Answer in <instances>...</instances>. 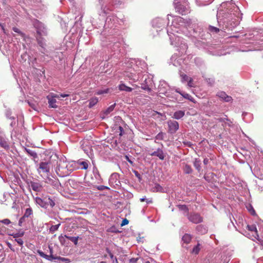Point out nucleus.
Returning <instances> with one entry per match:
<instances>
[{
    "instance_id": "nucleus-1",
    "label": "nucleus",
    "mask_w": 263,
    "mask_h": 263,
    "mask_svg": "<svg viewBox=\"0 0 263 263\" xmlns=\"http://www.w3.org/2000/svg\"><path fill=\"white\" fill-rule=\"evenodd\" d=\"M50 162H41L39 164V167L37 171L39 173L48 174L50 171Z\"/></svg>"
},
{
    "instance_id": "nucleus-2",
    "label": "nucleus",
    "mask_w": 263,
    "mask_h": 263,
    "mask_svg": "<svg viewBox=\"0 0 263 263\" xmlns=\"http://www.w3.org/2000/svg\"><path fill=\"white\" fill-rule=\"evenodd\" d=\"M167 125L168 132L170 134H175L179 129V123L176 121L168 120Z\"/></svg>"
},
{
    "instance_id": "nucleus-3",
    "label": "nucleus",
    "mask_w": 263,
    "mask_h": 263,
    "mask_svg": "<svg viewBox=\"0 0 263 263\" xmlns=\"http://www.w3.org/2000/svg\"><path fill=\"white\" fill-rule=\"evenodd\" d=\"M188 218L191 222L195 224L201 223L203 221V218L200 215L196 213H191Z\"/></svg>"
},
{
    "instance_id": "nucleus-4",
    "label": "nucleus",
    "mask_w": 263,
    "mask_h": 263,
    "mask_svg": "<svg viewBox=\"0 0 263 263\" xmlns=\"http://www.w3.org/2000/svg\"><path fill=\"white\" fill-rule=\"evenodd\" d=\"M217 96L219 98H220L222 100L226 102H230L232 101L233 100L231 96L227 95L226 93L224 91H221L218 92L217 94Z\"/></svg>"
},
{
    "instance_id": "nucleus-5",
    "label": "nucleus",
    "mask_w": 263,
    "mask_h": 263,
    "mask_svg": "<svg viewBox=\"0 0 263 263\" xmlns=\"http://www.w3.org/2000/svg\"><path fill=\"white\" fill-rule=\"evenodd\" d=\"M151 156L158 157L160 160H163L164 159L165 156L164 153L161 148H158L157 151L150 153Z\"/></svg>"
},
{
    "instance_id": "nucleus-6",
    "label": "nucleus",
    "mask_w": 263,
    "mask_h": 263,
    "mask_svg": "<svg viewBox=\"0 0 263 263\" xmlns=\"http://www.w3.org/2000/svg\"><path fill=\"white\" fill-rule=\"evenodd\" d=\"M30 186L35 192H41L42 189V186L40 183L35 182H31Z\"/></svg>"
},
{
    "instance_id": "nucleus-7",
    "label": "nucleus",
    "mask_w": 263,
    "mask_h": 263,
    "mask_svg": "<svg viewBox=\"0 0 263 263\" xmlns=\"http://www.w3.org/2000/svg\"><path fill=\"white\" fill-rule=\"evenodd\" d=\"M176 91L177 92L179 93V94H180L184 98L187 99L192 102H194V103L195 102L194 99L190 95H189L187 93H185V92H182L180 90H176Z\"/></svg>"
},
{
    "instance_id": "nucleus-8",
    "label": "nucleus",
    "mask_w": 263,
    "mask_h": 263,
    "mask_svg": "<svg viewBox=\"0 0 263 263\" xmlns=\"http://www.w3.org/2000/svg\"><path fill=\"white\" fill-rule=\"evenodd\" d=\"M75 165H77L78 166H81L82 169L87 170L88 167V163L86 161H82L81 160H78L77 162H74Z\"/></svg>"
},
{
    "instance_id": "nucleus-9",
    "label": "nucleus",
    "mask_w": 263,
    "mask_h": 263,
    "mask_svg": "<svg viewBox=\"0 0 263 263\" xmlns=\"http://www.w3.org/2000/svg\"><path fill=\"white\" fill-rule=\"evenodd\" d=\"M185 115V111L183 110H178L174 112L173 118L179 120L182 118Z\"/></svg>"
},
{
    "instance_id": "nucleus-10",
    "label": "nucleus",
    "mask_w": 263,
    "mask_h": 263,
    "mask_svg": "<svg viewBox=\"0 0 263 263\" xmlns=\"http://www.w3.org/2000/svg\"><path fill=\"white\" fill-rule=\"evenodd\" d=\"M47 98L48 100L49 107L54 108L57 107V105L55 104L57 101L55 99L51 98L50 96H47Z\"/></svg>"
},
{
    "instance_id": "nucleus-11",
    "label": "nucleus",
    "mask_w": 263,
    "mask_h": 263,
    "mask_svg": "<svg viewBox=\"0 0 263 263\" xmlns=\"http://www.w3.org/2000/svg\"><path fill=\"white\" fill-rule=\"evenodd\" d=\"M0 145L5 149H8L9 148V145L7 141L2 137H0Z\"/></svg>"
},
{
    "instance_id": "nucleus-12",
    "label": "nucleus",
    "mask_w": 263,
    "mask_h": 263,
    "mask_svg": "<svg viewBox=\"0 0 263 263\" xmlns=\"http://www.w3.org/2000/svg\"><path fill=\"white\" fill-rule=\"evenodd\" d=\"M67 167V164L66 162L62 160H60L59 162L58 169L59 171H64V169L66 168Z\"/></svg>"
},
{
    "instance_id": "nucleus-13",
    "label": "nucleus",
    "mask_w": 263,
    "mask_h": 263,
    "mask_svg": "<svg viewBox=\"0 0 263 263\" xmlns=\"http://www.w3.org/2000/svg\"><path fill=\"white\" fill-rule=\"evenodd\" d=\"M119 89L121 91H125L127 92H130L133 90L132 88L127 86L124 84H120L119 86Z\"/></svg>"
},
{
    "instance_id": "nucleus-14",
    "label": "nucleus",
    "mask_w": 263,
    "mask_h": 263,
    "mask_svg": "<svg viewBox=\"0 0 263 263\" xmlns=\"http://www.w3.org/2000/svg\"><path fill=\"white\" fill-rule=\"evenodd\" d=\"M191 239L192 236L189 234H185L182 238V241L186 244L189 243L191 242Z\"/></svg>"
},
{
    "instance_id": "nucleus-15",
    "label": "nucleus",
    "mask_w": 263,
    "mask_h": 263,
    "mask_svg": "<svg viewBox=\"0 0 263 263\" xmlns=\"http://www.w3.org/2000/svg\"><path fill=\"white\" fill-rule=\"evenodd\" d=\"M89 107L90 108L92 107L98 102V99L97 97H93L91 98L89 100Z\"/></svg>"
},
{
    "instance_id": "nucleus-16",
    "label": "nucleus",
    "mask_w": 263,
    "mask_h": 263,
    "mask_svg": "<svg viewBox=\"0 0 263 263\" xmlns=\"http://www.w3.org/2000/svg\"><path fill=\"white\" fill-rule=\"evenodd\" d=\"M65 236L66 237V238L68 240H69L71 241L72 242H73L75 245H78V239L79 238V236H77V237H72V236H68L67 235H65Z\"/></svg>"
},
{
    "instance_id": "nucleus-17",
    "label": "nucleus",
    "mask_w": 263,
    "mask_h": 263,
    "mask_svg": "<svg viewBox=\"0 0 263 263\" xmlns=\"http://www.w3.org/2000/svg\"><path fill=\"white\" fill-rule=\"evenodd\" d=\"M163 188L159 184H155L154 186L152 189L153 192H161Z\"/></svg>"
},
{
    "instance_id": "nucleus-18",
    "label": "nucleus",
    "mask_w": 263,
    "mask_h": 263,
    "mask_svg": "<svg viewBox=\"0 0 263 263\" xmlns=\"http://www.w3.org/2000/svg\"><path fill=\"white\" fill-rule=\"evenodd\" d=\"M115 105H116V104H114L111 105H110L109 107H108L104 112V114L105 115H108L110 112H111V111H112L115 108Z\"/></svg>"
},
{
    "instance_id": "nucleus-19",
    "label": "nucleus",
    "mask_w": 263,
    "mask_h": 263,
    "mask_svg": "<svg viewBox=\"0 0 263 263\" xmlns=\"http://www.w3.org/2000/svg\"><path fill=\"white\" fill-rule=\"evenodd\" d=\"M183 171L186 174H189L192 173V169L190 165L188 164H185L184 167H183Z\"/></svg>"
},
{
    "instance_id": "nucleus-20",
    "label": "nucleus",
    "mask_w": 263,
    "mask_h": 263,
    "mask_svg": "<svg viewBox=\"0 0 263 263\" xmlns=\"http://www.w3.org/2000/svg\"><path fill=\"white\" fill-rule=\"evenodd\" d=\"M247 228L248 230L251 232H255V234L257 237H259V236L257 234V229L255 226L254 225H251V226H248Z\"/></svg>"
},
{
    "instance_id": "nucleus-21",
    "label": "nucleus",
    "mask_w": 263,
    "mask_h": 263,
    "mask_svg": "<svg viewBox=\"0 0 263 263\" xmlns=\"http://www.w3.org/2000/svg\"><path fill=\"white\" fill-rule=\"evenodd\" d=\"M196 230L201 233H204L207 231L206 228L202 225H199L197 226Z\"/></svg>"
},
{
    "instance_id": "nucleus-22",
    "label": "nucleus",
    "mask_w": 263,
    "mask_h": 263,
    "mask_svg": "<svg viewBox=\"0 0 263 263\" xmlns=\"http://www.w3.org/2000/svg\"><path fill=\"white\" fill-rule=\"evenodd\" d=\"M25 151L29 155L32 156L33 158H35L37 157V154L33 151L27 148H25Z\"/></svg>"
},
{
    "instance_id": "nucleus-23",
    "label": "nucleus",
    "mask_w": 263,
    "mask_h": 263,
    "mask_svg": "<svg viewBox=\"0 0 263 263\" xmlns=\"http://www.w3.org/2000/svg\"><path fill=\"white\" fill-rule=\"evenodd\" d=\"M194 167L198 170L200 171V161L198 159H195L194 162Z\"/></svg>"
},
{
    "instance_id": "nucleus-24",
    "label": "nucleus",
    "mask_w": 263,
    "mask_h": 263,
    "mask_svg": "<svg viewBox=\"0 0 263 263\" xmlns=\"http://www.w3.org/2000/svg\"><path fill=\"white\" fill-rule=\"evenodd\" d=\"M200 243H198L197 245V246H195L194 247V248L192 250V253H194L195 254H198V253L199 252V251L200 250Z\"/></svg>"
},
{
    "instance_id": "nucleus-25",
    "label": "nucleus",
    "mask_w": 263,
    "mask_h": 263,
    "mask_svg": "<svg viewBox=\"0 0 263 263\" xmlns=\"http://www.w3.org/2000/svg\"><path fill=\"white\" fill-rule=\"evenodd\" d=\"M32 214V210L29 208H27L25 212L24 215V216L26 218V217H28Z\"/></svg>"
},
{
    "instance_id": "nucleus-26",
    "label": "nucleus",
    "mask_w": 263,
    "mask_h": 263,
    "mask_svg": "<svg viewBox=\"0 0 263 263\" xmlns=\"http://www.w3.org/2000/svg\"><path fill=\"white\" fill-rule=\"evenodd\" d=\"M35 201H36V203L39 204L40 206H41L42 207L44 206V201L40 197H36Z\"/></svg>"
},
{
    "instance_id": "nucleus-27",
    "label": "nucleus",
    "mask_w": 263,
    "mask_h": 263,
    "mask_svg": "<svg viewBox=\"0 0 263 263\" xmlns=\"http://www.w3.org/2000/svg\"><path fill=\"white\" fill-rule=\"evenodd\" d=\"M165 134L162 132H160L157 135L156 139L158 140H163L164 139V136Z\"/></svg>"
},
{
    "instance_id": "nucleus-28",
    "label": "nucleus",
    "mask_w": 263,
    "mask_h": 263,
    "mask_svg": "<svg viewBox=\"0 0 263 263\" xmlns=\"http://www.w3.org/2000/svg\"><path fill=\"white\" fill-rule=\"evenodd\" d=\"M60 226V224L59 223L58 224H56V225H52L49 230L51 232L53 233V232H54L55 231H56L57 230H58L59 226Z\"/></svg>"
},
{
    "instance_id": "nucleus-29",
    "label": "nucleus",
    "mask_w": 263,
    "mask_h": 263,
    "mask_svg": "<svg viewBox=\"0 0 263 263\" xmlns=\"http://www.w3.org/2000/svg\"><path fill=\"white\" fill-rule=\"evenodd\" d=\"M65 238H66V237L65 236V235L64 236H62V235H60L59 237V241L60 242V243H61V245H64L65 244V242H66V239H65Z\"/></svg>"
},
{
    "instance_id": "nucleus-30",
    "label": "nucleus",
    "mask_w": 263,
    "mask_h": 263,
    "mask_svg": "<svg viewBox=\"0 0 263 263\" xmlns=\"http://www.w3.org/2000/svg\"><path fill=\"white\" fill-rule=\"evenodd\" d=\"M57 258L58 260L64 261L65 263H69L71 261L69 259L67 258H64V257H62L61 256H57Z\"/></svg>"
},
{
    "instance_id": "nucleus-31",
    "label": "nucleus",
    "mask_w": 263,
    "mask_h": 263,
    "mask_svg": "<svg viewBox=\"0 0 263 263\" xmlns=\"http://www.w3.org/2000/svg\"><path fill=\"white\" fill-rule=\"evenodd\" d=\"M178 208L180 210L188 212L189 209L185 205H178Z\"/></svg>"
},
{
    "instance_id": "nucleus-32",
    "label": "nucleus",
    "mask_w": 263,
    "mask_h": 263,
    "mask_svg": "<svg viewBox=\"0 0 263 263\" xmlns=\"http://www.w3.org/2000/svg\"><path fill=\"white\" fill-rule=\"evenodd\" d=\"M181 77L182 78V80L183 81H188V80L190 79V77H189L186 74H181L180 75Z\"/></svg>"
},
{
    "instance_id": "nucleus-33",
    "label": "nucleus",
    "mask_w": 263,
    "mask_h": 263,
    "mask_svg": "<svg viewBox=\"0 0 263 263\" xmlns=\"http://www.w3.org/2000/svg\"><path fill=\"white\" fill-rule=\"evenodd\" d=\"M0 222H2V223L6 225H8L11 223V221L9 219H5L2 220H0Z\"/></svg>"
},
{
    "instance_id": "nucleus-34",
    "label": "nucleus",
    "mask_w": 263,
    "mask_h": 263,
    "mask_svg": "<svg viewBox=\"0 0 263 263\" xmlns=\"http://www.w3.org/2000/svg\"><path fill=\"white\" fill-rule=\"evenodd\" d=\"M37 253H39V254L42 257L46 259V257H48V255H46L45 254H44L42 251H40V250H38L37 251Z\"/></svg>"
},
{
    "instance_id": "nucleus-35",
    "label": "nucleus",
    "mask_w": 263,
    "mask_h": 263,
    "mask_svg": "<svg viewBox=\"0 0 263 263\" xmlns=\"http://www.w3.org/2000/svg\"><path fill=\"white\" fill-rule=\"evenodd\" d=\"M187 82H188L187 85L189 87H194L193 83V80L192 78H190Z\"/></svg>"
},
{
    "instance_id": "nucleus-36",
    "label": "nucleus",
    "mask_w": 263,
    "mask_h": 263,
    "mask_svg": "<svg viewBox=\"0 0 263 263\" xmlns=\"http://www.w3.org/2000/svg\"><path fill=\"white\" fill-rule=\"evenodd\" d=\"M57 256L55 257L53 255H48V257L46 258L48 260H52L53 259H57Z\"/></svg>"
},
{
    "instance_id": "nucleus-37",
    "label": "nucleus",
    "mask_w": 263,
    "mask_h": 263,
    "mask_svg": "<svg viewBox=\"0 0 263 263\" xmlns=\"http://www.w3.org/2000/svg\"><path fill=\"white\" fill-rule=\"evenodd\" d=\"M210 30L211 31H214L215 32H218L219 31V29L218 28L213 26H210Z\"/></svg>"
},
{
    "instance_id": "nucleus-38",
    "label": "nucleus",
    "mask_w": 263,
    "mask_h": 263,
    "mask_svg": "<svg viewBox=\"0 0 263 263\" xmlns=\"http://www.w3.org/2000/svg\"><path fill=\"white\" fill-rule=\"evenodd\" d=\"M108 90L109 89H106L105 90H99L97 92V95H102V94H103V93H106L108 92Z\"/></svg>"
},
{
    "instance_id": "nucleus-39",
    "label": "nucleus",
    "mask_w": 263,
    "mask_h": 263,
    "mask_svg": "<svg viewBox=\"0 0 263 263\" xmlns=\"http://www.w3.org/2000/svg\"><path fill=\"white\" fill-rule=\"evenodd\" d=\"M48 203L51 207L54 206L55 205L54 201L49 197L48 198Z\"/></svg>"
},
{
    "instance_id": "nucleus-40",
    "label": "nucleus",
    "mask_w": 263,
    "mask_h": 263,
    "mask_svg": "<svg viewBox=\"0 0 263 263\" xmlns=\"http://www.w3.org/2000/svg\"><path fill=\"white\" fill-rule=\"evenodd\" d=\"M6 228L0 224V234H3V232H5Z\"/></svg>"
},
{
    "instance_id": "nucleus-41",
    "label": "nucleus",
    "mask_w": 263,
    "mask_h": 263,
    "mask_svg": "<svg viewBox=\"0 0 263 263\" xmlns=\"http://www.w3.org/2000/svg\"><path fill=\"white\" fill-rule=\"evenodd\" d=\"M15 241L20 246H22L24 243V241L21 238L15 239Z\"/></svg>"
},
{
    "instance_id": "nucleus-42",
    "label": "nucleus",
    "mask_w": 263,
    "mask_h": 263,
    "mask_svg": "<svg viewBox=\"0 0 263 263\" xmlns=\"http://www.w3.org/2000/svg\"><path fill=\"white\" fill-rule=\"evenodd\" d=\"M12 29L15 32L18 33L21 35L23 34V33L19 30V29L16 27H13Z\"/></svg>"
},
{
    "instance_id": "nucleus-43",
    "label": "nucleus",
    "mask_w": 263,
    "mask_h": 263,
    "mask_svg": "<svg viewBox=\"0 0 263 263\" xmlns=\"http://www.w3.org/2000/svg\"><path fill=\"white\" fill-rule=\"evenodd\" d=\"M140 200L141 202H143L144 201H146L147 203H152V199L148 200V199H146L145 198H140Z\"/></svg>"
},
{
    "instance_id": "nucleus-44",
    "label": "nucleus",
    "mask_w": 263,
    "mask_h": 263,
    "mask_svg": "<svg viewBox=\"0 0 263 263\" xmlns=\"http://www.w3.org/2000/svg\"><path fill=\"white\" fill-rule=\"evenodd\" d=\"M25 218L26 217H24V216L23 217H22L20 220H19V221H18V224L20 226H21L22 223L25 221Z\"/></svg>"
},
{
    "instance_id": "nucleus-45",
    "label": "nucleus",
    "mask_w": 263,
    "mask_h": 263,
    "mask_svg": "<svg viewBox=\"0 0 263 263\" xmlns=\"http://www.w3.org/2000/svg\"><path fill=\"white\" fill-rule=\"evenodd\" d=\"M128 220L126 219H124L123 221H122V224H121V226H124V225H126L127 224H128Z\"/></svg>"
},
{
    "instance_id": "nucleus-46",
    "label": "nucleus",
    "mask_w": 263,
    "mask_h": 263,
    "mask_svg": "<svg viewBox=\"0 0 263 263\" xmlns=\"http://www.w3.org/2000/svg\"><path fill=\"white\" fill-rule=\"evenodd\" d=\"M119 129L120 132V133L119 134V136H121L122 135L123 132H124L123 128L121 126H119Z\"/></svg>"
},
{
    "instance_id": "nucleus-47",
    "label": "nucleus",
    "mask_w": 263,
    "mask_h": 263,
    "mask_svg": "<svg viewBox=\"0 0 263 263\" xmlns=\"http://www.w3.org/2000/svg\"><path fill=\"white\" fill-rule=\"evenodd\" d=\"M249 211L252 215H255L256 214V212L252 207H251V210H249Z\"/></svg>"
},
{
    "instance_id": "nucleus-48",
    "label": "nucleus",
    "mask_w": 263,
    "mask_h": 263,
    "mask_svg": "<svg viewBox=\"0 0 263 263\" xmlns=\"http://www.w3.org/2000/svg\"><path fill=\"white\" fill-rule=\"evenodd\" d=\"M106 188V187L104 185H100V186H98L97 187V189L99 190H103Z\"/></svg>"
},
{
    "instance_id": "nucleus-49",
    "label": "nucleus",
    "mask_w": 263,
    "mask_h": 263,
    "mask_svg": "<svg viewBox=\"0 0 263 263\" xmlns=\"http://www.w3.org/2000/svg\"><path fill=\"white\" fill-rule=\"evenodd\" d=\"M50 97L52 98L55 99V98H59L60 97V95L55 94V95H51Z\"/></svg>"
},
{
    "instance_id": "nucleus-50",
    "label": "nucleus",
    "mask_w": 263,
    "mask_h": 263,
    "mask_svg": "<svg viewBox=\"0 0 263 263\" xmlns=\"http://www.w3.org/2000/svg\"><path fill=\"white\" fill-rule=\"evenodd\" d=\"M69 96V94H63V93L60 94V97H63V98L67 97H68Z\"/></svg>"
},
{
    "instance_id": "nucleus-51",
    "label": "nucleus",
    "mask_w": 263,
    "mask_h": 263,
    "mask_svg": "<svg viewBox=\"0 0 263 263\" xmlns=\"http://www.w3.org/2000/svg\"><path fill=\"white\" fill-rule=\"evenodd\" d=\"M208 163H209V159L207 158L204 159L203 160L204 164L206 165L208 164Z\"/></svg>"
},
{
    "instance_id": "nucleus-52",
    "label": "nucleus",
    "mask_w": 263,
    "mask_h": 263,
    "mask_svg": "<svg viewBox=\"0 0 263 263\" xmlns=\"http://www.w3.org/2000/svg\"><path fill=\"white\" fill-rule=\"evenodd\" d=\"M108 253H109L110 257L112 259L114 258V255L112 253H111L110 251H108V249H107Z\"/></svg>"
},
{
    "instance_id": "nucleus-53",
    "label": "nucleus",
    "mask_w": 263,
    "mask_h": 263,
    "mask_svg": "<svg viewBox=\"0 0 263 263\" xmlns=\"http://www.w3.org/2000/svg\"><path fill=\"white\" fill-rule=\"evenodd\" d=\"M137 261V259L132 258L131 259V261L136 262Z\"/></svg>"
},
{
    "instance_id": "nucleus-54",
    "label": "nucleus",
    "mask_w": 263,
    "mask_h": 263,
    "mask_svg": "<svg viewBox=\"0 0 263 263\" xmlns=\"http://www.w3.org/2000/svg\"><path fill=\"white\" fill-rule=\"evenodd\" d=\"M17 236H18V234H15L14 235V238H16Z\"/></svg>"
},
{
    "instance_id": "nucleus-55",
    "label": "nucleus",
    "mask_w": 263,
    "mask_h": 263,
    "mask_svg": "<svg viewBox=\"0 0 263 263\" xmlns=\"http://www.w3.org/2000/svg\"><path fill=\"white\" fill-rule=\"evenodd\" d=\"M37 33L41 35V32L39 31H37Z\"/></svg>"
},
{
    "instance_id": "nucleus-56",
    "label": "nucleus",
    "mask_w": 263,
    "mask_h": 263,
    "mask_svg": "<svg viewBox=\"0 0 263 263\" xmlns=\"http://www.w3.org/2000/svg\"><path fill=\"white\" fill-rule=\"evenodd\" d=\"M2 29L3 30L4 32H5V29L3 26H2Z\"/></svg>"
},
{
    "instance_id": "nucleus-57",
    "label": "nucleus",
    "mask_w": 263,
    "mask_h": 263,
    "mask_svg": "<svg viewBox=\"0 0 263 263\" xmlns=\"http://www.w3.org/2000/svg\"><path fill=\"white\" fill-rule=\"evenodd\" d=\"M126 158H127V159H128V157H126ZM128 161H129V162H130V163H132V162L131 161H130V160H128Z\"/></svg>"
},
{
    "instance_id": "nucleus-58",
    "label": "nucleus",
    "mask_w": 263,
    "mask_h": 263,
    "mask_svg": "<svg viewBox=\"0 0 263 263\" xmlns=\"http://www.w3.org/2000/svg\"><path fill=\"white\" fill-rule=\"evenodd\" d=\"M115 263H118L117 259L116 258V262Z\"/></svg>"
},
{
    "instance_id": "nucleus-59",
    "label": "nucleus",
    "mask_w": 263,
    "mask_h": 263,
    "mask_svg": "<svg viewBox=\"0 0 263 263\" xmlns=\"http://www.w3.org/2000/svg\"><path fill=\"white\" fill-rule=\"evenodd\" d=\"M115 263H118L117 259L116 258V262Z\"/></svg>"
},
{
    "instance_id": "nucleus-60",
    "label": "nucleus",
    "mask_w": 263,
    "mask_h": 263,
    "mask_svg": "<svg viewBox=\"0 0 263 263\" xmlns=\"http://www.w3.org/2000/svg\"><path fill=\"white\" fill-rule=\"evenodd\" d=\"M145 263H151L149 261H146Z\"/></svg>"
},
{
    "instance_id": "nucleus-61",
    "label": "nucleus",
    "mask_w": 263,
    "mask_h": 263,
    "mask_svg": "<svg viewBox=\"0 0 263 263\" xmlns=\"http://www.w3.org/2000/svg\"><path fill=\"white\" fill-rule=\"evenodd\" d=\"M100 263H106V262L105 261H101Z\"/></svg>"
}]
</instances>
